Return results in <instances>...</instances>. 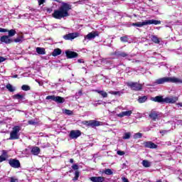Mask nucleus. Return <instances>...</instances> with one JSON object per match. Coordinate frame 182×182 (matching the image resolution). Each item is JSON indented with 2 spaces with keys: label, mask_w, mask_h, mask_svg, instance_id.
I'll return each instance as SVG.
<instances>
[{
  "label": "nucleus",
  "mask_w": 182,
  "mask_h": 182,
  "mask_svg": "<svg viewBox=\"0 0 182 182\" xmlns=\"http://www.w3.org/2000/svg\"><path fill=\"white\" fill-rule=\"evenodd\" d=\"M65 55L68 59H73V58H77V53L74 51L67 50Z\"/></svg>",
  "instance_id": "13"
},
{
  "label": "nucleus",
  "mask_w": 182,
  "mask_h": 182,
  "mask_svg": "<svg viewBox=\"0 0 182 182\" xmlns=\"http://www.w3.org/2000/svg\"><path fill=\"white\" fill-rule=\"evenodd\" d=\"M141 164L146 168L151 167V162L149 161L148 160H143Z\"/></svg>",
  "instance_id": "26"
},
{
  "label": "nucleus",
  "mask_w": 182,
  "mask_h": 182,
  "mask_svg": "<svg viewBox=\"0 0 182 182\" xmlns=\"http://www.w3.org/2000/svg\"><path fill=\"white\" fill-rule=\"evenodd\" d=\"M5 60H6V58L0 56V63H2V62H5Z\"/></svg>",
  "instance_id": "47"
},
{
  "label": "nucleus",
  "mask_w": 182,
  "mask_h": 182,
  "mask_svg": "<svg viewBox=\"0 0 182 182\" xmlns=\"http://www.w3.org/2000/svg\"><path fill=\"white\" fill-rule=\"evenodd\" d=\"M180 123L182 124V120L180 121Z\"/></svg>",
  "instance_id": "60"
},
{
  "label": "nucleus",
  "mask_w": 182,
  "mask_h": 182,
  "mask_svg": "<svg viewBox=\"0 0 182 182\" xmlns=\"http://www.w3.org/2000/svg\"><path fill=\"white\" fill-rule=\"evenodd\" d=\"M127 85L132 89V90L139 91L143 89V85L138 82H129L127 83Z\"/></svg>",
  "instance_id": "5"
},
{
  "label": "nucleus",
  "mask_w": 182,
  "mask_h": 182,
  "mask_svg": "<svg viewBox=\"0 0 182 182\" xmlns=\"http://www.w3.org/2000/svg\"><path fill=\"white\" fill-rule=\"evenodd\" d=\"M0 32H8V29L0 28Z\"/></svg>",
  "instance_id": "51"
},
{
  "label": "nucleus",
  "mask_w": 182,
  "mask_h": 182,
  "mask_svg": "<svg viewBox=\"0 0 182 182\" xmlns=\"http://www.w3.org/2000/svg\"><path fill=\"white\" fill-rule=\"evenodd\" d=\"M62 53V50L60 48H55L52 53V56H59Z\"/></svg>",
  "instance_id": "24"
},
{
  "label": "nucleus",
  "mask_w": 182,
  "mask_h": 182,
  "mask_svg": "<svg viewBox=\"0 0 182 182\" xmlns=\"http://www.w3.org/2000/svg\"><path fill=\"white\" fill-rule=\"evenodd\" d=\"M105 174H107V176H112V174H113V171H112V169L108 168L105 171Z\"/></svg>",
  "instance_id": "36"
},
{
  "label": "nucleus",
  "mask_w": 182,
  "mask_h": 182,
  "mask_svg": "<svg viewBox=\"0 0 182 182\" xmlns=\"http://www.w3.org/2000/svg\"><path fill=\"white\" fill-rule=\"evenodd\" d=\"M132 113H133V111H132V110L124 111L119 114H117V117H124V116H127V117H129L132 116Z\"/></svg>",
  "instance_id": "14"
},
{
  "label": "nucleus",
  "mask_w": 182,
  "mask_h": 182,
  "mask_svg": "<svg viewBox=\"0 0 182 182\" xmlns=\"http://www.w3.org/2000/svg\"><path fill=\"white\" fill-rule=\"evenodd\" d=\"M8 159V153L6 151L3 150L2 154L0 156V163H2V161H5Z\"/></svg>",
  "instance_id": "19"
},
{
  "label": "nucleus",
  "mask_w": 182,
  "mask_h": 182,
  "mask_svg": "<svg viewBox=\"0 0 182 182\" xmlns=\"http://www.w3.org/2000/svg\"><path fill=\"white\" fill-rule=\"evenodd\" d=\"M8 32H9V35H8L9 38H12V36H15V35H16V31H15L14 29H11L10 31L8 30Z\"/></svg>",
  "instance_id": "30"
},
{
  "label": "nucleus",
  "mask_w": 182,
  "mask_h": 182,
  "mask_svg": "<svg viewBox=\"0 0 182 182\" xmlns=\"http://www.w3.org/2000/svg\"><path fill=\"white\" fill-rule=\"evenodd\" d=\"M122 180L123 182H129V179H127V178H125V177H122Z\"/></svg>",
  "instance_id": "50"
},
{
  "label": "nucleus",
  "mask_w": 182,
  "mask_h": 182,
  "mask_svg": "<svg viewBox=\"0 0 182 182\" xmlns=\"http://www.w3.org/2000/svg\"><path fill=\"white\" fill-rule=\"evenodd\" d=\"M10 182H18V179L14 178H11Z\"/></svg>",
  "instance_id": "49"
},
{
  "label": "nucleus",
  "mask_w": 182,
  "mask_h": 182,
  "mask_svg": "<svg viewBox=\"0 0 182 182\" xmlns=\"http://www.w3.org/2000/svg\"><path fill=\"white\" fill-rule=\"evenodd\" d=\"M79 36V33H70L68 34H66L63 36V38L65 39V41H72L75 39V38H77Z\"/></svg>",
  "instance_id": "8"
},
{
  "label": "nucleus",
  "mask_w": 182,
  "mask_h": 182,
  "mask_svg": "<svg viewBox=\"0 0 182 182\" xmlns=\"http://www.w3.org/2000/svg\"><path fill=\"white\" fill-rule=\"evenodd\" d=\"M160 117H161L160 113L156 111H151L149 113L150 119H151L152 120H154V122H156V120H159V119H160Z\"/></svg>",
  "instance_id": "10"
},
{
  "label": "nucleus",
  "mask_w": 182,
  "mask_h": 182,
  "mask_svg": "<svg viewBox=\"0 0 182 182\" xmlns=\"http://www.w3.org/2000/svg\"><path fill=\"white\" fill-rule=\"evenodd\" d=\"M46 0H38V5H42V4H45V1H46Z\"/></svg>",
  "instance_id": "46"
},
{
  "label": "nucleus",
  "mask_w": 182,
  "mask_h": 182,
  "mask_svg": "<svg viewBox=\"0 0 182 182\" xmlns=\"http://www.w3.org/2000/svg\"><path fill=\"white\" fill-rule=\"evenodd\" d=\"M22 90H24V92H28V90H31V87L27 85H23L21 86Z\"/></svg>",
  "instance_id": "33"
},
{
  "label": "nucleus",
  "mask_w": 182,
  "mask_h": 182,
  "mask_svg": "<svg viewBox=\"0 0 182 182\" xmlns=\"http://www.w3.org/2000/svg\"><path fill=\"white\" fill-rule=\"evenodd\" d=\"M6 89L9 90V92H15L16 90V87L12 86L11 84H7L6 86Z\"/></svg>",
  "instance_id": "28"
},
{
  "label": "nucleus",
  "mask_w": 182,
  "mask_h": 182,
  "mask_svg": "<svg viewBox=\"0 0 182 182\" xmlns=\"http://www.w3.org/2000/svg\"><path fill=\"white\" fill-rule=\"evenodd\" d=\"M90 180L92 182H103L105 181V177L103 176H92Z\"/></svg>",
  "instance_id": "16"
},
{
  "label": "nucleus",
  "mask_w": 182,
  "mask_h": 182,
  "mask_svg": "<svg viewBox=\"0 0 182 182\" xmlns=\"http://www.w3.org/2000/svg\"><path fill=\"white\" fill-rule=\"evenodd\" d=\"M95 92H96V93H99V95H102L103 90H95Z\"/></svg>",
  "instance_id": "48"
},
{
  "label": "nucleus",
  "mask_w": 182,
  "mask_h": 182,
  "mask_svg": "<svg viewBox=\"0 0 182 182\" xmlns=\"http://www.w3.org/2000/svg\"><path fill=\"white\" fill-rule=\"evenodd\" d=\"M101 105V103H100V102H99V103H97V104H96V105Z\"/></svg>",
  "instance_id": "57"
},
{
  "label": "nucleus",
  "mask_w": 182,
  "mask_h": 182,
  "mask_svg": "<svg viewBox=\"0 0 182 182\" xmlns=\"http://www.w3.org/2000/svg\"><path fill=\"white\" fill-rule=\"evenodd\" d=\"M55 95H48L46 97V100H53V102H55Z\"/></svg>",
  "instance_id": "39"
},
{
  "label": "nucleus",
  "mask_w": 182,
  "mask_h": 182,
  "mask_svg": "<svg viewBox=\"0 0 182 182\" xmlns=\"http://www.w3.org/2000/svg\"><path fill=\"white\" fill-rule=\"evenodd\" d=\"M82 132L80 130H72L70 133V139H77V137H80Z\"/></svg>",
  "instance_id": "11"
},
{
  "label": "nucleus",
  "mask_w": 182,
  "mask_h": 182,
  "mask_svg": "<svg viewBox=\"0 0 182 182\" xmlns=\"http://www.w3.org/2000/svg\"><path fill=\"white\" fill-rule=\"evenodd\" d=\"M13 77H14V78H16V77H18V75H14V76H13Z\"/></svg>",
  "instance_id": "54"
},
{
  "label": "nucleus",
  "mask_w": 182,
  "mask_h": 182,
  "mask_svg": "<svg viewBox=\"0 0 182 182\" xmlns=\"http://www.w3.org/2000/svg\"><path fill=\"white\" fill-rule=\"evenodd\" d=\"M144 146L146 147V149H157V145L151 141L144 142Z\"/></svg>",
  "instance_id": "15"
},
{
  "label": "nucleus",
  "mask_w": 182,
  "mask_h": 182,
  "mask_svg": "<svg viewBox=\"0 0 182 182\" xmlns=\"http://www.w3.org/2000/svg\"><path fill=\"white\" fill-rule=\"evenodd\" d=\"M78 62L81 63L82 61L80 60H78Z\"/></svg>",
  "instance_id": "59"
},
{
  "label": "nucleus",
  "mask_w": 182,
  "mask_h": 182,
  "mask_svg": "<svg viewBox=\"0 0 182 182\" xmlns=\"http://www.w3.org/2000/svg\"><path fill=\"white\" fill-rule=\"evenodd\" d=\"M28 124L35 125L36 124V122L33 119H31L28 122Z\"/></svg>",
  "instance_id": "42"
},
{
  "label": "nucleus",
  "mask_w": 182,
  "mask_h": 182,
  "mask_svg": "<svg viewBox=\"0 0 182 182\" xmlns=\"http://www.w3.org/2000/svg\"><path fill=\"white\" fill-rule=\"evenodd\" d=\"M143 134L140 132H138L134 135V139H141Z\"/></svg>",
  "instance_id": "37"
},
{
  "label": "nucleus",
  "mask_w": 182,
  "mask_h": 182,
  "mask_svg": "<svg viewBox=\"0 0 182 182\" xmlns=\"http://www.w3.org/2000/svg\"><path fill=\"white\" fill-rule=\"evenodd\" d=\"M115 55L116 56H117V58H126V59H127L128 60H130V58H132V55L124 52H120V51L115 52Z\"/></svg>",
  "instance_id": "9"
},
{
  "label": "nucleus",
  "mask_w": 182,
  "mask_h": 182,
  "mask_svg": "<svg viewBox=\"0 0 182 182\" xmlns=\"http://www.w3.org/2000/svg\"><path fill=\"white\" fill-rule=\"evenodd\" d=\"M130 136H132V134H130V132H126L124 136H123V139L124 140H127L129 139H130Z\"/></svg>",
  "instance_id": "34"
},
{
  "label": "nucleus",
  "mask_w": 182,
  "mask_h": 182,
  "mask_svg": "<svg viewBox=\"0 0 182 182\" xmlns=\"http://www.w3.org/2000/svg\"><path fill=\"white\" fill-rule=\"evenodd\" d=\"M75 176L74 177V178H73V181H76L79 178V176H80L79 171H75Z\"/></svg>",
  "instance_id": "40"
},
{
  "label": "nucleus",
  "mask_w": 182,
  "mask_h": 182,
  "mask_svg": "<svg viewBox=\"0 0 182 182\" xmlns=\"http://www.w3.org/2000/svg\"><path fill=\"white\" fill-rule=\"evenodd\" d=\"M73 162H74L73 159H70V163L73 164Z\"/></svg>",
  "instance_id": "53"
},
{
  "label": "nucleus",
  "mask_w": 182,
  "mask_h": 182,
  "mask_svg": "<svg viewBox=\"0 0 182 182\" xmlns=\"http://www.w3.org/2000/svg\"><path fill=\"white\" fill-rule=\"evenodd\" d=\"M36 51L37 52V53H38V55H46V51L43 48L37 47L36 48Z\"/></svg>",
  "instance_id": "22"
},
{
  "label": "nucleus",
  "mask_w": 182,
  "mask_h": 182,
  "mask_svg": "<svg viewBox=\"0 0 182 182\" xmlns=\"http://www.w3.org/2000/svg\"><path fill=\"white\" fill-rule=\"evenodd\" d=\"M96 36H99V32L92 31L85 36V41H86V39H87V41H92V39H95Z\"/></svg>",
  "instance_id": "7"
},
{
  "label": "nucleus",
  "mask_w": 182,
  "mask_h": 182,
  "mask_svg": "<svg viewBox=\"0 0 182 182\" xmlns=\"http://www.w3.org/2000/svg\"><path fill=\"white\" fill-rule=\"evenodd\" d=\"M178 100V97H166L164 98V102L165 103H171V104H174Z\"/></svg>",
  "instance_id": "12"
},
{
  "label": "nucleus",
  "mask_w": 182,
  "mask_h": 182,
  "mask_svg": "<svg viewBox=\"0 0 182 182\" xmlns=\"http://www.w3.org/2000/svg\"><path fill=\"white\" fill-rule=\"evenodd\" d=\"M54 102L56 103H65V98L60 96H55Z\"/></svg>",
  "instance_id": "25"
},
{
  "label": "nucleus",
  "mask_w": 182,
  "mask_h": 182,
  "mask_svg": "<svg viewBox=\"0 0 182 182\" xmlns=\"http://www.w3.org/2000/svg\"><path fill=\"white\" fill-rule=\"evenodd\" d=\"M160 133H161V134H165V133H167V131H166V130H161V131H160Z\"/></svg>",
  "instance_id": "52"
},
{
  "label": "nucleus",
  "mask_w": 182,
  "mask_h": 182,
  "mask_svg": "<svg viewBox=\"0 0 182 182\" xmlns=\"http://www.w3.org/2000/svg\"><path fill=\"white\" fill-rule=\"evenodd\" d=\"M53 1L58 2V4H61V6L58 9L54 11L53 18H55V19H62V18H67V16H69V10L72 9V5L60 0Z\"/></svg>",
  "instance_id": "1"
},
{
  "label": "nucleus",
  "mask_w": 182,
  "mask_h": 182,
  "mask_svg": "<svg viewBox=\"0 0 182 182\" xmlns=\"http://www.w3.org/2000/svg\"><path fill=\"white\" fill-rule=\"evenodd\" d=\"M72 168L73 170H79V166H77V164H74L72 166Z\"/></svg>",
  "instance_id": "44"
},
{
  "label": "nucleus",
  "mask_w": 182,
  "mask_h": 182,
  "mask_svg": "<svg viewBox=\"0 0 182 182\" xmlns=\"http://www.w3.org/2000/svg\"><path fill=\"white\" fill-rule=\"evenodd\" d=\"M117 154H118V156H124L125 153L123 151H117Z\"/></svg>",
  "instance_id": "43"
},
{
  "label": "nucleus",
  "mask_w": 182,
  "mask_h": 182,
  "mask_svg": "<svg viewBox=\"0 0 182 182\" xmlns=\"http://www.w3.org/2000/svg\"><path fill=\"white\" fill-rule=\"evenodd\" d=\"M82 124L86 125V121L82 122Z\"/></svg>",
  "instance_id": "55"
},
{
  "label": "nucleus",
  "mask_w": 182,
  "mask_h": 182,
  "mask_svg": "<svg viewBox=\"0 0 182 182\" xmlns=\"http://www.w3.org/2000/svg\"><path fill=\"white\" fill-rule=\"evenodd\" d=\"M178 105L181 107H182V104L181 103H178Z\"/></svg>",
  "instance_id": "56"
},
{
  "label": "nucleus",
  "mask_w": 182,
  "mask_h": 182,
  "mask_svg": "<svg viewBox=\"0 0 182 182\" xmlns=\"http://www.w3.org/2000/svg\"><path fill=\"white\" fill-rule=\"evenodd\" d=\"M101 96H102L103 97H107V92L102 91V92L101 93Z\"/></svg>",
  "instance_id": "45"
},
{
  "label": "nucleus",
  "mask_w": 182,
  "mask_h": 182,
  "mask_svg": "<svg viewBox=\"0 0 182 182\" xmlns=\"http://www.w3.org/2000/svg\"><path fill=\"white\" fill-rule=\"evenodd\" d=\"M1 42H3L4 43H12V39L9 38L8 36H3L0 38Z\"/></svg>",
  "instance_id": "17"
},
{
  "label": "nucleus",
  "mask_w": 182,
  "mask_h": 182,
  "mask_svg": "<svg viewBox=\"0 0 182 182\" xmlns=\"http://www.w3.org/2000/svg\"><path fill=\"white\" fill-rule=\"evenodd\" d=\"M109 95H114L118 96H121L123 94V92L120 91H109Z\"/></svg>",
  "instance_id": "32"
},
{
  "label": "nucleus",
  "mask_w": 182,
  "mask_h": 182,
  "mask_svg": "<svg viewBox=\"0 0 182 182\" xmlns=\"http://www.w3.org/2000/svg\"><path fill=\"white\" fill-rule=\"evenodd\" d=\"M154 102H157L158 103H165L164 98H163V96H156L154 98H153Z\"/></svg>",
  "instance_id": "21"
},
{
  "label": "nucleus",
  "mask_w": 182,
  "mask_h": 182,
  "mask_svg": "<svg viewBox=\"0 0 182 182\" xmlns=\"http://www.w3.org/2000/svg\"><path fill=\"white\" fill-rule=\"evenodd\" d=\"M31 153L34 156H38L41 153V149L38 146H34L31 149Z\"/></svg>",
  "instance_id": "20"
},
{
  "label": "nucleus",
  "mask_w": 182,
  "mask_h": 182,
  "mask_svg": "<svg viewBox=\"0 0 182 182\" xmlns=\"http://www.w3.org/2000/svg\"><path fill=\"white\" fill-rule=\"evenodd\" d=\"M160 23H161V21L152 19V20H146L142 22L133 23L132 26H136L137 28H141L143 26H146V25H160Z\"/></svg>",
  "instance_id": "3"
},
{
  "label": "nucleus",
  "mask_w": 182,
  "mask_h": 182,
  "mask_svg": "<svg viewBox=\"0 0 182 182\" xmlns=\"http://www.w3.org/2000/svg\"><path fill=\"white\" fill-rule=\"evenodd\" d=\"M64 113H65V114H67L68 116H72V114H73V112L70 109H65Z\"/></svg>",
  "instance_id": "35"
},
{
  "label": "nucleus",
  "mask_w": 182,
  "mask_h": 182,
  "mask_svg": "<svg viewBox=\"0 0 182 182\" xmlns=\"http://www.w3.org/2000/svg\"><path fill=\"white\" fill-rule=\"evenodd\" d=\"M150 38L152 41V42H154V43H156V44L160 43V38H159L157 36L152 35L150 36Z\"/></svg>",
  "instance_id": "23"
},
{
  "label": "nucleus",
  "mask_w": 182,
  "mask_h": 182,
  "mask_svg": "<svg viewBox=\"0 0 182 182\" xmlns=\"http://www.w3.org/2000/svg\"><path fill=\"white\" fill-rule=\"evenodd\" d=\"M164 83H182V80L176 77H164L156 80L152 86L156 85H164Z\"/></svg>",
  "instance_id": "2"
},
{
  "label": "nucleus",
  "mask_w": 182,
  "mask_h": 182,
  "mask_svg": "<svg viewBox=\"0 0 182 182\" xmlns=\"http://www.w3.org/2000/svg\"><path fill=\"white\" fill-rule=\"evenodd\" d=\"M13 99H16L17 100H22L25 97V95L16 94L12 96Z\"/></svg>",
  "instance_id": "27"
},
{
  "label": "nucleus",
  "mask_w": 182,
  "mask_h": 182,
  "mask_svg": "<svg viewBox=\"0 0 182 182\" xmlns=\"http://www.w3.org/2000/svg\"><path fill=\"white\" fill-rule=\"evenodd\" d=\"M9 164L11 167H13V168H19V167H21V162H19V160L15 159H11L9 161Z\"/></svg>",
  "instance_id": "6"
},
{
  "label": "nucleus",
  "mask_w": 182,
  "mask_h": 182,
  "mask_svg": "<svg viewBox=\"0 0 182 182\" xmlns=\"http://www.w3.org/2000/svg\"><path fill=\"white\" fill-rule=\"evenodd\" d=\"M16 43H22L23 42V36H19L16 39L14 40Z\"/></svg>",
  "instance_id": "29"
},
{
  "label": "nucleus",
  "mask_w": 182,
  "mask_h": 182,
  "mask_svg": "<svg viewBox=\"0 0 182 182\" xmlns=\"http://www.w3.org/2000/svg\"><path fill=\"white\" fill-rule=\"evenodd\" d=\"M121 42H129V38L127 36H123L120 38Z\"/></svg>",
  "instance_id": "41"
},
{
  "label": "nucleus",
  "mask_w": 182,
  "mask_h": 182,
  "mask_svg": "<svg viewBox=\"0 0 182 182\" xmlns=\"http://www.w3.org/2000/svg\"><path fill=\"white\" fill-rule=\"evenodd\" d=\"M59 82H62V79H59Z\"/></svg>",
  "instance_id": "58"
},
{
  "label": "nucleus",
  "mask_w": 182,
  "mask_h": 182,
  "mask_svg": "<svg viewBox=\"0 0 182 182\" xmlns=\"http://www.w3.org/2000/svg\"><path fill=\"white\" fill-rule=\"evenodd\" d=\"M83 95L82 90H79L77 93H75V99H79L80 96Z\"/></svg>",
  "instance_id": "38"
},
{
  "label": "nucleus",
  "mask_w": 182,
  "mask_h": 182,
  "mask_svg": "<svg viewBox=\"0 0 182 182\" xmlns=\"http://www.w3.org/2000/svg\"><path fill=\"white\" fill-rule=\"evenodd\" d=\"M87 126H91V127H96L97 126H100V122L96 120H90L87 122Z\"/></svg>",
  "instance_id": "18"
},
{
  "label": "nucleus",
  "mask_w": 182,
  "mask_h": 182,
  "mask_svg": "<svg viewBox=\"0 0 182 182\" xmlns=\"http://www.w3.org/2000/svg\"><path fill=\"white\" fill-rule=\"evenodd\" d=\"M19 132H21L20 126L14 127L10 133L9 140H18L19 139Z\"/></svg>",
  "instance_id": "4"
},
{
  "label": "nucleus",
  "mask_w": 182,
  "mask_h": 182,
  "mask_svg": "<svg viewBox=\"0 0 182 182\" xmlns=\"http://www.w3.org/2000/svg\"><path fill=\"white\" fill-rule=\"evenodd\" d=\"M147 100V97L146 96H143V97H139L138 102L139 103H144Z\"/></svg>",
  "instance_id": "31"
}]
</instances>
